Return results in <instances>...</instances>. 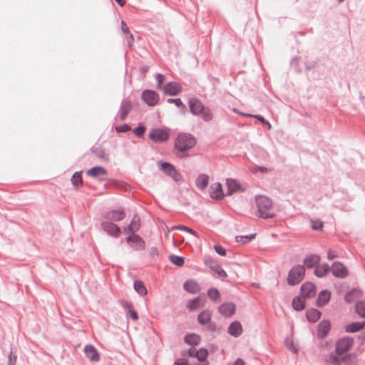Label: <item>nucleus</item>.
Returning <instances> with one entry per match:
<instances>
[{"label": "nucleus", "instance_id": "obj_59", "mask_svg": "<svg viewBox=\"0 0 365 365\" xmlns=\"http://www.w3.org/2000/svg\"><path fill=\"white\" fill-rule=\"evenodd\" d=\"M16 356L12 355V352H11L8 359V365H16Z\"/></svg>", "mask_w": 365, "mask_h": 365}, {"label": "nucleus", "instance_id": "obj_4", "mask_svg": "<svg viewBox=\"0 0 365 365\" xmlns=\"http://www.w3.org/2000/svg\"><path fill=\"white\" fill-rule=\"evenodd\" d=\"M305 276V267L303 265L297 264L292 267L287 276V283L290 286L299 284Z\"/></svg>", "mask_w": 365, "mask_h": 365}, {"label": "nucleus", "instance_id": "obj_26", "mask_svg": "<svg viewBox=\"0 0 365 365\" xmlns=\"http://www.w3.org/2000/svg\"><path fill=\"white\" fill-rule=\"evenodd\" d=\"M362 295L361 291L358 288H353L344 296V300L347 303H352Z\"/></svg>", "mask_w": 365, "mask_h": 365}, {"label": "nucleus", "instance_id": "obj_9", "mask_svg": "<svg viewBox=\"0 0 365 365\" xmlns=\"http://www.w3.org/2000/svg\"><path fill=\"white\" fill-rule=\"evenodd\" d=\"M204 262L206 266L217 274L220 277L225 278L227 276L226 272L222 269L221 265L211 257H205Z\"/></svg>", "mask_w": 365, "mask_h": 365}, {"label": "nucleus", "instance_id": "obj_13", "mask_svg": "<svg viewBox=\"0 0 365 365\" xmlns=\"http://www.w3.org/2000/svg\"><path fill=\"white\" fill-rule=\"evenodd\" d=\"M127 242L130 245L132 248L134 250H141L145 247V242L138 235L133 234L129 235L126 238Z\"/></svg>", "mask_w": 365, "mask_h": 365}, {"label": "nucleus", "instance_id": "obj_11", "mask_svg": "<svg viewBox=\"0 0 365 365\" xmlns=\"http://www.w3.org/2000/svg\"><path fill=\"white\" fill-rule=\"evenodd\" d=\"M317 288L314 284L310 282H307L300 287V294L302 298H312L315 296Z\"/></svg>", "mask_w": 365, "mask_h": 365}, {"label": "nucleus", "instance_id": "obj_8", "mask_svg": "<svg viewBox=\"0 0 365 365\" xmlns=\"http://www.w3.org/2000/svg\"><path fill=\"white\" fill-rule=\"evenodd\" d=\"M160 168L162 171H163L167 175L171 177L175 181L178 182L181 180V175L175 169V166L171 163L168 162H161L159 163Z\"/></svg>", "mask_w": 365, "mask_h": 365}, {"label": "nucleus", "instance_id": "obj_34", "mask_svg": "<svg viewBox=\"0 0 365 365\" xmlns=\"http://www.w3.org/2000/svg\"><path fill=\"white\" fill-rule=\"evenodd\" d=\"M184 341L186 344L191 346L198 345L200 342V337L199 335L192 333L186 334L184 337Z\"/></svg>", "mask_w": 365, "mask_h": 365}, {"label": "nucleus", "instance_id": "obj_58", "mask_svg": "<svg viewBox=\"0 0 365 365\" xmlns=\"http://www.w3.org/2000/svg\"><path fill=\"white\" fill-rule=\"evenodd\" d=\"M287 346H288L289 349L292 351L294 354H297L298 351V349L295 347L293 342L291 341L288 342V339L287 340Z\"/></svg>", "mask_w": 365, "mask_h": 365}, {"label": "nucleus", "instance_id": "obj_50", "mask_svg": "<svg viewBox=\"0 0 365 365\" xmlns=\"http://www.w3.org/2000/svg\"><path fill=\"white\" fill-rule=\"evenodd\" d=\"M133 132L138 137H142L145 132V127L143 125H138L133 129Z\"/></svg>", "mask_w": 365, "mask_h": 365}, {"label": "nucleus", "instance_id": "obj_61", "mask_svg": "<svg viewBox=\"0 0 365 365\" xmlns=\"http://www.w3.org/2000/svg\"><path fill=\"white\" fill-rule=\"evenodd\" d=\"M207 329L210 331H215L217 329V326L215 323L210 322L208 324H207Z\"/></svg>", "mask_w": 365, "mask_h": 365}, {"label": "nucleus", "instance_id": "obj_52", "mask_svg": "<svg viewBox=\"0 0 365 365\" xmlns=\"http://www.w3.org/2000/svg\"><path fill=\"white\" fill-rule=\"evenodd\" d=\"M128 226H131L132 228L135 229V232L138 230L140 227L139 218L137 216H134Z\"/></svg>", "mask_w": 365, "mask_h": 365}, {"label": "nucleus", "instance_id": "obj_30", "mask_svg": "<svg viewBox=\"0 0 365 365\" xmlns=\"http://www.w3.org/2000/svg\"><path fill=\"white\" fill-rule=\"evenodd\" d=\"M331 271V267L327 263H324L322 265H317L314 269V274L319 277L322 278L326 276L327 273Z\"/></svg>", "mask_w": 365, "mask_h": 365}, {"label": "nucleus", "instance_id": "obj_38", "mask_svg": "<svg viewBox=\"0 0 365 365\" xmlns=\"http://www.w3.org/2000/svg\"><path fill=\"white\" fill-rule=\"evenodd\" d=\"M292 304L294 310L302 311L304 309L306 304L302 297L297 296L293 298Z\"/></svg>", "mask_w": 365, "mask_h": 365}, {"label": "nucleus", "instance_id": "obj_2", "mask_svg": "<svg viewBox=\"0 0 365 365\" xmlns=\"http://www.w3.org/2000/svg\"><path fill=\"white\" fill-rule=\"evenodd\" d=\"M305 70L309 79L319 80L324 73L325 66L319 58H317L314 61L305 63Z\"/></svg>", "mask_w": 365, "mask_h": 365}, {"label": "nucleus", "instance_id": "obj_29", "mask_svg": "<svg viewBox=\"0 0 365 365\" xmlns=\"http://www.w3.org/2000/svg\"><path fill=\"white\" fill-rule=\"evenodd\" d=\"M125 217V213L123 210H111L106 213V217L113 221L122 220Z\"/></svg>", "mask_w": 365, "mask_h": 365}, {"label": "nucleus", "instance_id": "obj_31", "mask_svg": "<svg viewBox=\"0 0 365 365\" xmlns=\"http://www.w3.org/2000/svg\"><path fill=\"white\" fill-rule=\"evenodd\" d=\"M365 327V322H352L345 327V331L349 333H355L363 329Z\"/></svg>", "mask_w": 365, "mask_h": 365}, {"label": "nucleus", "instance_id": "obj_39", "mask_svg": "<svg viewBox=\"0 0 365 365\" xmlns=\"http://www.w3.org/2000/svg\"><path fill=\"white\" fill-rule=\"evenodd\" d=\"M211 313L209 310H204L198 314L197 321L199 324L204 325L210 322Z\"/></svg>", "mask_w": 365, "mask_h": 365}, {"label": "nucleus", "instance_id": "obj_60", "mask_svg": "<svg viewBox=\"0 0 365 365\" xmlns=\"http://www.w3.org/2000/svg\"><path fill=\"white\" fill-rule=\"evenodd\" d=\"M121 30L124 34L130 33L129 28L124 21H121Z\"/></svg>", "mask_w": 365, "mask_h": 365}, {"label": "nucleus", "instance_id": "obj_20", "mask_svg": "<svg viewBox=\"0 0 365 365\" xmlns=\"http://www.w3.org/2000/svg\"><path fill=\"white\" fill-rule=\"evenodd\" d=\"M226 185L227 188V192L225 194L226 195L230 196L232 195L235 192L243 191V190L241 188L240 183L234 179H227Z\"/></svg>", "mask_w": 365, "mask_h": 365}, {"label": "nucleus", "instance_id": "obj_51", "mask_svg": "<svg viewBox=\"0 0 365 365\" xmlns=\"http://www.w3.org/2000/svg\"><path fill=\"white\" fill-rule=\"evenodd\" d=\"M323 225V222L319 220H311V227L314 230H322Z\"/></svg>", "mask_w": 365, "mask_h": 365}, {"label": "nucleus", "instance_id": "obj_19", "mask_svg": "<svg viewBox=\"0 0 365 365\" xmlns=\"http://www.w3.org/2000/svg\"><path fill=\"white\" fill-rule=\"evenodd\" d=\"M235 304L232 302H227L221 304L219 308V312L225 317H230L235 312Z\"/></svg>", "mask_w": 365, "mask_h": 365}, {"label": "nucleus", "instance_id": "obj_45", "mask_svg": "<svg viewBox=\"0 0 365 365\" xmlns=\"http://www.w3.org/2000/svg\"><path fill=\"white\" fill-rule=\"evenodd\" d=\"M168 257L170 261L178 267H182L185 263V259L182 257L175 255H170Z\"/></svg>", "mask_w": 365, "mask_h": 365}, {"label": "nucleus", "instance_id": "obj_41", "mask_svg": "<svg viewBox=\"0 0 365 365\" xmlns=\"http://www.w3.org/2000/svg\"><path fill=\"white\" fill-rule=\"evenodd\" d=\"M186 307L190 311H194L200 307V298L195 297L187 302Z\"/></svg>", "mask_w": 365, "mask_h": 365}, {"label": "nucleus", "instance_id": "obj_24", "mask_svg": "<svg viewBox=\"0 0 365 365\" xmlns=\"http://www.w3.org/2000/svg\"><path fill=\"white\" fill-rule=\"evenodd\" d=\"M320 262V257L316 254H312L308 255L304 259V267L307 269L316 267Z\"/></svg>", "mask_w": 365, "mask_h": 365}, {"label": "nucleus", "instance_id": "obj_14", "mask_svg": "<svg viewBox=\"0 0 365 365\" xmlns=\"http://www.w3.org/2000/svg\"><path fill=\"white\" fill-rule=\"evenodd\" d=\"M102 229L109 235L117 237L120 233V228L111 222H103L101 224Z\"/></svg>", "mask_w": 365, "mask_h": 365}, {"label": "nucleus", "instance_id": "obj_27", "mask_svg": "<svg viewBox=\"0 0 365 365\" xmlns=\"http://www.w3.org/2000/svg\"><path fill=\"white\" fill-rule=\"evenodd\" d=\"M305 315L308 322L314 323L320 319L322 312L315 308H311L306 311Z\"/></svg>", "mask_w": 365, "mask_h": 365}, {"label": "nucleus", "instance_id": "obj_33", "mask_svg": "<svg viewBox=\"0 0 365 365\" xmlns=\"http://www.w3.org/2000/svg\"><path fill=\"white\" fill-rule=\"evenodd\" d=\"M122 306L126 310L128 314H129L130 317L132 320L136 321L138 319V313L133 309V304L123 300L121 302Z\"/></svg>", "mask_w": 365, "mask_h": 365}, {"label": "nucleus", "instance_id": "obj_16", "mask_svg": "<svg viewBox=\"0 0 365 365\" xmlns=\"http://www.w3.org/2000/svg\"><path fill=\"white\" fill-rule=\"evenodd\" d=\"M133 108V104L130 100L123 99L119 108V118L120 120H124L128 114Z\"/></svg>", "mask_w": 365, "mask_h": 365}, {"label": "nucleus", "instance_id": "obj_22", "mask_svg": "<svg viewBox=\"0 0 365 365\" xmlns=\"http://www.w3.org/2000/svg\"><path fill=\"white\" fill-rule=\"evenodd\" d=\"M86 356L92 361H99L100 356L96 349L91 344L86 345L84 347Z\"/></svg>", "mask_w": 365, "mask_h": 365}, {"label": "nucleus", "instance_id": "obj_48", "mask_svg": "<svg viewBox=\"0 0 365 365\" xmlns=\"http://www.w3.org/2000/svg\"><path fill=\"white\" fill-rule=\"evenodd\" d=\"M172 230H182V231H185L190 234H192L195 236H197V232L193 230L192 229L188 227H186V226H184V225H177V226H174L172 227L171 229Z\"/></svg>", "mask_w": 365, "mask_h": 365}, {"label": "nucleus", "instance_id": "obj_63", "mask_svg": "<svg viewBox=\"0 0 365 365\" xmlns=\"http://www.w3.org/2000/svg\"><path fill=\"white\" fill-rule=\"evenodd\" d=\"M337 257V255L334 253L331 250H329L327 252V258L329 260H332L334 258Z\"/></svg>", "mask_w": 365, "mask_h": 365}, {"label": "nucleus", "instance_id": "obj_44", "mask_svg": "<svg viewBox=\"0 0 365 365\" xmlns=\"http://www.w3.org/2000/svg\"><path fill=\"white\" fill-rule=\"evenodd\" d=\"M256 237V233H252L247 235H238L235 237L236 241L237 242H241L242 244H246L255 239Z\"/></svg>", "mask_w": 365, "mask_h": 365}, {"label": "nucleus", "instance_id": "obj_64", "mask_svg": "<svg viewBox=\"0 0 365 365\" xmlns=\"http://www.w3.org/2000/svg\"><path fill=\"white\" fill-rule=\"evenodd\" d=\"M258 171H259L261 173H266L267 171V168L264 166H258L255 168V170L253 172L257 173Z\"/></svg>", "mask_w": 365, "mask_h": 365}, {"label": "nucleus", "instance_id": "obj_62", "mask_svg": "<svg viewBox=\"0 0 365 365\" xmlns=\"http://www.w3.org/2000/svg\"><path fill=\"white\" fill-rule=\"evenodd\" d=\"M174 365H190L187 361H184L183 359H178L175 361Z\"/></svg>", "mask_w": 365, "mask_h": 365}, {"label": "nucleus", "instance_id": "obj_15", "mask_svg": "<svg viewBox=\"0 0 365 365\" xmlns=\"http://www.w3.org/2000/svg\"><path fill=\"white\" fill-rule=\"evenodd\" d=\"M190 112L194 115H199L204 110V105L197 98H190L188 101Z\"/></svg>", "mask_w": 365, "mask_h": 365}, {"label": "nucleus", "instance_id": "obj_46", "mask_svg": "<svg viewBox=\"0 0 365 365\" xmlns=\"http://www.w3.org/2000/svg\"><path fill=\"white\" fill-rule=\"evenodd\" d=\"M208 297L212 301H217L220 297V292L215 288H210L207 291Z\"/></svg>", "mask_w": 365, "mask_h": 365}, {"label": "nucleus", "instance_id": "obj_54", "mask_svg": "<svg viewBox=\"0 0 365 365\" xmlns=\"http://www.w3.org/2000/svg\"><path fill=\"white\" fill-rule=\"evenodd\" d=\"M252 118H256L259 120L263 125H269V129L271 128V124L261 115L251 114Z\"/></svg>", "mask_w": 365, "mask_h": 365}, {"label": "nucleus", "instance_id": "obj_57", "mask_svg": "<svg viewBox=\"0 0 365 365\" xmlns=\"http://www.w3.org/2000/svg\"><path fill=\"white\" fill-rule=\"evenodd\" d=\"M149 70V66L146 65H143L140 66L139 71H140V77L143 78L147 73V72Z\"/></svg>", "mask_w": 365, "mask_h": 365}, {"label": "nucleus", "instance_id": "obj_47", "mask_svg": "<svg viewBox=\"0 0 365 365\" xmlns=\"http://www.w3.org/2000/svg\"><path fill=\"white\" fill-rule=\"evenodd\" d=\"M167 102L175 104L178 108H181L183 110L186 108V106L182 102L180 98H169L167 100Z\"/></svg>", "mask_w": 365, "mask_h": 365}, {"label": "nucleus", "instance_id": "obj_7", "mask_svg": "<svg viewBox=\"0 0 365 365\" xmlns=\"http://www.w3.org/2000/svg\"><path fill=\"white\" fill-rule=\"evenodd\" d=\"M170 134L165 130L153 128L149 133V138L155 143H161L169 139Z\"/></svg>", "mask_w": 365, "mask_h": 365}, {"label": "nucleus", "instance_id": "obj_10", "mask_svg": "<svg viewBox=\"0 0 365 365\" xmlns=\"http://www.w3.org/2000/svg\"><path fill=\"white\" fill-rule=\"evenodd\" d=\"M331 272L337 278L344 279L349 274L346 267L340 262H334L331 267Z\"/></svg>", "mask_w": 365, "mask_h": 365}, {"label": "nucleus", "instance_id": "obj_18", "mask_svg": "<svg viewBox=\"0 0 365 365\" xmlns=\"http://www.w3.org/2000/svg\"><path fill=\"white\" fill-rule=\"evenodd\" d=\"M187 354L190 357H196L199 361L202 362L207 359L208 351L204 348H200L198 350L191 348L187 351Z\"/></svg>", "mask_w": 365, "mask_h": 365}, {"label": "nucleus", "instance_id": "obj_36", "mask_svg": "<svg viewBox=\"0 0 365 365\" xmlns=\"http://www.w3.org/2000/svg\"><path fill=\"white\" fill-rule=\"evenodd\" d=\"M209 178L205 174L200 175L196 179V186L199 190H204L208 185Z\"/></svg>", "mask_w": 365, "mask_h": 365}, {"label": "nucleus", "instance_id": "obj_23", "mask_svg": "<svg viewBox=\"0 0 365 365\" xmlns=\"http://www.w3.org/2000/svg\"><path fill=\"white\" fill-rule=\"evenodd\" d=\"M331 298V292L327 290L324 289L319 292L318 297L317 299L316 305L318 307H322L325 306Z\"/></svg>", "mask_w": 365, "mask_h": 365}, {"label": "nucleus", "instance_id": "obj_42", "mask_svg": "<svg viewBox=\"0 0 365 365\" xmlns=\"http://www.w3.org/2000/svg\"><path fill=\"white\" fill-rule=\"evenodd\" d=\"M355 311L360 317L365 318V302L362 300L356 302Z\"/></svg>", "mask_w": 365, "mask_h": 365}, {"label": "nucleus", "instance_id": "obj_49", "mask_svg": "<svg viewBox=\"0 0 365 365\" xmlns=\"http://www.w3.org/2000/svg\"><path fill=\"white\" fill-rule=\"evenodd\" d=\"M202 115V118L205 122H209L212 119V114L209 108H205L202 111V113H200Z\"/></svg>", "mask_w": 365, "mask_h": 365}, {"label": "nucleus", "instance_id": "obj_12", "mask_svg": "<svg viewBox=\"0 0 365 365\" xmlns=\"http://www.w3.org/2000/svg\"><path fill=\"white\" fill-rule=\"evenodd\" d=\"M331 330V323L327 319L321 321L317 326V337L319 339L326 338Z\"/></svg>", "mask_w": 365, "mask_h": 365}, {"label": "nucleus", "instance_id": "obj_32", "mask_svg": "<svg viewBox=\"0 0 365 365\" xmlns=\"http://www.w3.org/2000/svg\"><path fill=\"white\" fill-rule=\"evenodd\" d=\"M107 174L106 170L102 166H95L86 171V175L93 178Z\"/></svg>", "mask_w": 365, "mask_h": 365}, {"label": "nucleus", "instance_id": "obj_37", "mask_svg": "<svg viewBox=\"0 0 365 365\" xmlns=\"http://www.w3.org/2000/svg\"><path fill=\"white\" fill-rule=\"evenodd\" d=\"M135 291L140 296L143 297L147 294L148 291L144 283L140 280H135L133 283Z\"/></svg>", "mask_w": 365, "mask_h": 365}, {"label": "nucleus", "instance_id": "obj_28", "mask_svg": "<svg viewBox=\"0 0 365 365\" xmlns=\"http://www.w3.org/2000/svg\"><path fill=\"white\" fill-rule=\"evenodd\" d=\"M183 288L185 291L192 294H197L200 289L199 284L192 279L185 282Z\"/></svg>", "mask_w": 365, "mask_h": 365}, {"label": "nucleus", "instance_id": "obj_5", "mask_svg": "<svg viewBox=\"0 0 365 365\" xmlns=\"http://www.w3.org/2000/svg\"><path fill=\"white\" fill-rule=\"evenodd\" d=\"M165 76L162 73H157L155 75V80L157 82L156 88L162 91H181L182 88L181 85L175 81H170L163 83L165 81Z\"/></svg>", "mask_w": 365, "mask_h": 365}, {"label": "nucleus", "instance_id": "obj_17", "mask_svg": "<svg viewBox=\"0 0 365 365\" xmlns=\"http://www.w3.org/2000/svg\"><path fill=\"white\" fill-rule=\"evenodd\" d=\"M210 195L214 200H222L226 195L223 192L222 184L220 182L212 184L210 187Z\"/></svg>", "mask_w": 365, "mask_h": 365}, {"label": "nucleus", "instance_id": "obj_3", "mask_svg": "<svg viewBox=\"0 0 365 365\" xmlns=\"http://www.w3.org/2000/svg\"><path fill=\"white\" fill-rule=\"evenodd\" d=\"M196 144L195 138L188 133L179 134L175 141V148L180 152H185L192 148Z\"/></svg>", "mask_w": 365, "mask_h": 365}, {"label": "nucleus", "instance_id": "obj_55", "mask_svg": "<svg viewBox=\"0 0 365 365\" xmlns=\"http://www.w3.org/2000/svg\"><path fill=\"white\" fill-rule=\"evenodd\" d=\"M215 252L220 256H225L227 254L226 250L221 245H216L214 246Z\"/></svg>", "mask_w": 365, "mask_h": 365}, {"label": "nucleus", "instance_id": "obj_25", "mask_svg": "<svg viewBox=\"0 0 365 365\" xmlns=\"http://www.w3.org/2000/svg\"><path fill=\"white\" fill-rule=\"evenodd\" d=\"M227 331L232 336H239L242 332L241 324L238 321L232 322L228 327Z\"/></svg>", "mask_w": 365, "mask_h": 365}, {"label": "nucleus", "instance_id": "obj_6", "mask_svg": "<svg viewBox=\"0 0 365 365\" xmlns=\"http://www.w3.org/2000/svg\"><path fill=\"white\" fill-rule=\"evenodd\" d=\"M354 344V339L351 336H344L339 339L336 342V354L341 355L349 351Z\"/></svg>", "mask_w": 365, "mask_h": 365}, {"label": "nucleus", "instance_id": "obj_53", "mask_svg": "<svg viewBox=\"0 0 365 365\" xmlns=\"http://www.w3.org/2000/svg\"><path fill=\"white\" fill-rule=\"evenodd\" d=\"M131 127L128 124H123L121 125H118L115 127V130L117 133H126L130 130Z\"/></svg>", "mask_w": 365, "mask_h": 365}, {"label": "nucleus", "instance_id": "obj_1", "mask_svg": "<svg viewBox=\"0 0 365 365\" xmlns=\"http://www.w3.org/2000/svg\"><path fill=\"white\" fill-rule=\"evenodd\" d=\"M256 204L259 217L264 219H269L276 216L272 212L273 203L270 198L265 196H258L256 197Z\"/></svg>", "mask_w": 365, "mask_h": 365}, {"label": "nucleus", "instance_id": "obj_43", "mask_svg": "<svg viewBox=\"0 0 365 365\" xmlns=\"http://www.w3.org/2000/svg\"><path fill=\"white\" fill-rule=\"evenodd\" d=\"M82 173L83 171H78L75 172L71 179V183L73 185L76 186L78 185H82L83 184V179H82Z\"/></svg>", "mask_w": 365, "mask_h": 365}, {"label": "nucleus", "instance_id": "obj_56", "mask_svg": "<svg viewBox=\"0 0 365 365\" xmlns=\"http://www.w3.org/2000/svg\"><path fill=\"white\" fill-rule=\"evenodd\" d=\"M299 63V57H298V56H294L290 61L291 66L294 67L296 71H297L298 72H299V71L297 69Z\"/></svg>", "mask_w": 365, "mask_h": 365}, {"label": "nucleus", "instance_id": "obj_40", "mask_svg": "<svg viewBox=\"0 0 365 365\" xmlns=\"http://www.w3.org/2000/svg\"><path fill=\"white\" fill-rule=\"evenodd\" d=\"M92 153L98 158L103 160V161L108 162L109 161V157L108 154L105 152V150L100 147L92 148L91 149Z\"/></svg>", "mask_w": 365, "mask_h": 365}, {"label": "nucleus", "instance_id": "obj_35", "mask_svg": "<svg viewBox=\"0 0 365 365\" xmlns=\"http://www.w3.org/2000/svg\"><path fill=\"white\" fill-rule=\"evenodd\" d=\"M346 357H339L336 354L331 353L326 356L325 360L329 364L334 365H340L344 361L346 360Z\"/></svg>", "mask_w": 365, "mask_h": 365}, {"label": "nucleus", "instance_id": "obj_21", "mask_svg": "<svg viewBox=\"0 0 365 365\" xmlns=\"http://www.w3.org/2000/svg\"><path fill=\"white\" fill-rule=\"evenodd\" d=\"M142 100L149 106H155L159 101L158 93H141Z\"/></svg>", "mask_w": 365, "mask_h": 365}]
</instances>
